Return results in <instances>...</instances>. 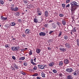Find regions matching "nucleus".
<instances>
[{"label":"nucleus","mask_w":79,"mask_h":79,"mask_svg":"<svg viewBox=\"0 0 79 79\" xmlns=\"http://www.w3.org/2000/svg\"><path fill=\"white\" fill-rule=\"evenodd\" d=\"M70 4L71 6H76L77 3L75 1H72L70 2Z\"/></svg>","instance_id":"f257e3e1"},{"label":"nucleus","mask_w":79,"mask_h":79,"mask_svg":"<svg viewBox=\"0 0 79 79\" xmlns=\"http://www.w3.org/2000/svg\"><path fill=\"white\" fill-rule=\"evenodd\" d=\"M66 71L68 73H72L73 71V69L72 68H69L66 69Z\"/></svg>","instance_id":"f03ea898"},{"label":"nucleus","mask_w":79,"mask_h":79,"mask_svg":"<svg viewBox=\"0 0 79 79\" xmlns=\"http://www.w3.org/2000/svg\"><path fill=\"white\" fill-rule=\"evenodd\" d=\"M69 63V60L68 59H65L64 60V63L65 64H68Z\"/></svg>","instance_id":"7ed1b4c3"},{"label":"nucleus","mask_w":79,"mask_h":79,"mask_svg":"<svg viewBox=\"0 0 79 79\" xmlns=\"http://www.w3.org/2000/svg\"><path fill=\"white\" fill-rule=\"evenodd\" d=\"M38 68L40 69H44V68H45V66L38 65Z\"/></svg>","instance_id":"20e7f679"},{"label":"nucleus","mask_w":79,"mask_h":79,"mask_svg":"<svg viewBox=\"0 0 79 79\" xmlns=\"http://www.w3.org/2000/svg\"><path fill=\"white\" fill-rule=\"evenodd\" d=\"M77 8V7L75 6H72L71 8V11L72 12H73V11H75V10H76Z\"/></svg>","instance_id":"39448f33"},{"label":"nucleus","mask_w":79,"mask_h":79,"mask_svg":"<svg viewBox=\"0 0 79 79\" xmlns=\"http://www.w3.org/2000/svg\"><path fill=\"white\" fill-rule=\"evenodd\" d=\"M79 70H76L73 73V75H74V76H77V75H79Z\"/></svg>","instance_id":"423d86ee"},{"label":"nucleus","mask_w":79,"mask_h":79,"mask_svg":"<svg viewBox=\"0 0 79 79\" xmlns=\"http://www.w3.org/2000/svg\"><path fill=\"white\" fill-rule=\"evenodd\" d=\"M40 36H45L46 35V33L44 32H41L39 33Z\"/></svg>","instance_id":"0eeeda50"},{"label":"nucleus","mask_w":79,"mask_h":79,"mask_svg":"<svg viewBox=\"0 0 79 79\" xmlns=\"http://www.w3.org/2000/svg\"><path fill=\"white\" fill-rule=\"evenodd\" d=\"M73 77L72 75H68L67 76V79H73Z\"/></svg>","instance_id":"6e6552de"},{"label":"nucleus","mask_w":79,"mask_h":79,"mask_svg":"<svg viewBox=\"0 0 79 79\" xmlns=\"http://www.w3.org/2000/svg\"><path fill=\"white\" fill-rule=\"evenodd\" d=\"M60 51H62V52H66V48H60Z\"/></svg>","instance_id":"1a4fd4ad"},{"label":"nucleus","mask_w":79,"mask_h":79,"mask_svg":"<svg viewBox=\"0 0 79 79\" xmlns=\"http://www.w3.org/2000/svg\"><path fill=\"white\" fill-rule=\"evenodd\" d=\"M25 33H26V34H30V30L28 29H26L25 31Z\"/></svg>","instance_id":"9d476101"},{"label":"nucleus","mask_w":79,"mask_h":79,"mask_svg":"<svg viewBox=\"0 0 79 79\" xmlns=\"http://www.w3.org/2000/svg\"><path fill=\"white\" fill-rule=\"evenodd\" d=\"M11 11H17L18 10V8L15 7V8H13L11 10Z\"/></svg>","instance_id":"9b49d317"},{"label":"nucleus","mask_w":79,"mask_h":79,"mask_svg":"<svg viewBox=\"0 0 79 79\" xmlns=\"http://www.w3.org/2000/svg\"><path fill=\"white\" fill-rule=\"evenodd\" d=\"M65 45L67 48H69L71 47V46H70V44H69V43H66L65 44Z\"/></svg>","instance_id":"f8f14e48"},{"label":"nucleus","mask_w":79,"mask_h":79,"mask_svg":"<svg viewBox=\"0 0 79 79\" xmlns=\"http://www.w3.org/2000/svg\"><path fill=\"white\" fill-rule=\"evenodd\" d=\"M13 66L16 69H19V68L18 66L16 65V64H13Z\"/></svg>","instance_id":"ddd939ff"},{"label":"nucleus","mask_w":79,"mask_h":79,"mask_svg":"<svg viewBox=\"0 0 79 79\" xmlns=\"http://www.w3.org/2000/svg\"><path fill=\"white\" fill-rule=\"evenodd\" d=\"M52 26L53 29H55V28L56 27V25L55 23H52Z\"/></svg>","instance_id":"4468645a"},{"label":"nucleus","mask_w":79,"mask_h":79,"mask_svg":"<svg viewBox=\"0 0 79 79\" xmlns=\"http://www.w3.org/2000/svg\"><path fill=\"white\" fill-rule=\"evenodd\" d=\"M34 23H38V19L37 18H35L33 20Z\"/></svg>","instance_id":"2eb2a0df"},{"label":"nucleus","mask_w":79,"mask_h":79,"mask_svg":"<svg viewBox=\"0 0 79 79\" xmlns=\"http://www.w3.org/2000/svg\"><path fill=\"white\" fill-rule=\"evenodd\" d=\"M5 2L4 0H0V3L1 5H3L4 2Z\"/></svg>","instance_id":"dca6fc26"},{"label":"nucleus","mask_w":79,"mask_h":79,"mask_svg":"<svg viewBox=\"0 0 79 79\" xmlns=\"http://www.w3.org/2000/svg\"><path fill=\"white\" fill-rule=\"evenodd\" d=\"M54 64V62H52L49 63L48 64V65L49 66L52 67V66H53Z\"/></svg>","instance_id":"f3484780"},{"label":"nucleus","mask_w":79,"mask_h":79,"mask_svg":"<svg viewBox=\"0 0 79 79\" xmlns=\"http://www.w3.org/2000/svg\"><path fill=\"white\" fill-rule=\"evenodd\" d=\"M45 16L46 17H47L48 16V11L47 10L44 13Z\"/></svg>","instance_id":"a211bd4d"},{"label":"nucleus","mask_w":79,"mask_h":79,"mask_svg":"<svg viewBox=\"0 0 79 79\" xmlns=\"http://www.w3.org/2000/svg\"><path fill=\"white\" fill-rule=\"evenodd\" d=\"M59 66H62L63 64V61H60L59 63Z\"/></svg>","instance_id":"6ab92c4d"},{"label":"nucleus","mask_w":79,"mask_h":79,"mask_svg":"<svg viewBox=\"0 0 79 79\" xmlns=\"http://www.w3.org/2000/svg\"><path fill=\"white\" fill-rule=\"evenodd\" d=\"M41 51V50H40V49H38L36 50V52L37 53L39 54L40 53Z\"/></svg>","instance_id":"aec40b11"},{"label":"nucleus","mask_w":79,"mask_h":79,"mask_svg":"<svg viewBox=\"0 0 79 79\" xmlns=\"http://www.w3.org/2000/svg\"><path fill=\"white\" fill-rule=\"evenodd\" d=\"M19 60H25V57H22L19 58Z\"/></svg>","instance_id":"412c9836"},{"label":"nucleus","mask_w":79,"mask_h":79,"mask_svg":"<svg viewBox=\"0 0 79 79\" xmlns=\"http://www.w3.org/2000/svg\"><path fill=\"white\" fill-rule=\"evenodd\" d=\"M11 49L12 51H16L15 49V46L12 47H11Z\"/></svg>","instance_id":"4be33fe9"},{"label":"nucleus","mask_w":79,"mask_h":79,"mask_svg":"<svg viewBox=\"0 0 79 79\" xmlns=\"http://www.w3.org/2000/svg\"><path fill=\"white\" fill-rule=\"evenodd\" d=\"M19 48L20 47L19 46H15V51H16V50H19Z\"/></svg>","instance_id":"5701e85b"},{"label":"nucleus","mask_w":79,"mask_h":79,"mask_svg":"<svg viewBox=\"0 0 79 79\" xmlns=\"http://www.w3.org/2000/svg\"><path fill=\"white\" fill-rule=\"evenodd\" d=\"M37 15H38V16H40V15H42V12L40 11V12H37Z\"/></svg>","instance_id":"b1692460"},{"label":"nucleus","mask_w":79,"mask_h":79,"mask_svg":"<svg viewBox=\"0 0 79 79\" xmlns=\"http://www.w3.org/2000/svg\"><path fill=\"white\" fill-rule=\"evenodd\" d=\"M41 74V76L43 77H45V73L44 72H42Z\"/></svg>","instance_id":"393cba45"},{"label":"nucleus","mask_w":79,"mask_h":79,"mask_svg":"<svg viewBox=\"0 0 79 79\" xmlns=\"http://www.w3.org/2000/svg\"><path fill=\"white\" fill-rule=\"evenodd\" d=\"M4 27H6V28H9V27H10V25L9 24L5 25L4 26Z\"/></svg>","instance_id":"a878e982"},{"label":"nucleus","mask_w":79,"mask_h":79,"mask_svg":"<svg viewBox=\"0 0 79 79\" xmlns=\"http://www.w3.org/2000/svg\"><path fill=\"white\" fill-rule=\"evenodd\" d=\"M62 24L64 26L65 25H66V22L64 20H62Z\"/></svg>","instance_id":"bb28decb"},{"label":"nucleus","mask_w":79,"mask_h":79,"mask_svg":"<svg viewBox=\"0 0 79 79\" xmlns=\"http://www.w3.org/2000/svg\"><path fill=\"white\" fill-rule=\"evenodd\" d=\"M77 30V29H76V27H74L73 28V29L72 30V31L73 32H76L77 31L76 30Z\"/></svg>","instance_id":"cd10ccee"},{"label":"nucleus","mask_w":79,"mask_h":79,"mask_svg":"<svg viewBox=\"0 0 79 79\" xmlns=\"http://www.w3.org/2000/svg\"><path fill=\"white\" fill-rule=\"evenodd\" d=\"M20 73H21L23 75H26V73H25L24 72H23V71H20Z\"/></svg>","instance_id":"c85d7f7f"},{"label":"nucleus","mask_w":79,"mask_h":79,"mask_svg":"<svg viewBox=\"0 0 79 79\" xmlns=\"http://www.w3.org/2000/svg\"><path fill=\"white\" fill-rule=\"evenodd\" d=\"M64 37L65 40H67V39H68V36L66 35H65V36H64Z\"/></svg>","instance_id":"c756f323"},{"label":"nucleus","mask_w":79,"mask_h":79,"mask_svg":"<svg viewBox=\"0 0 79 79\" xmlns=\"http://www.w3.org/2000/svg\"><path fill=\"white\" fill-rule=\"evenodd\" d=\"M11 7H10V10H11L13 8L14 6H15V5L14 4H12L11 5Z\"/></svg>","instance_id":"7c9ffc66"},{"label":"nucleus","mask_w":79,"mask_h":79,"mask_svg":"<svg viewBox=\"0 0 79 79\" xmlns=\"http://www.w3.org/2000/svg\"><path fill=\"white\" fill-rule=\"evenodd\" d=\"M56 24L57 25V26H61V23H60V22H57L56 23Z\"/></svg>","instance_id":"2f4dec72"},{"label":"nucleus","mask_w":79,"mask_h":79,"mask_svg":"<svg viewBox=\"0 0 79 79\" xmlns=\"http://www.w3.org/2000/svg\"><path fill=\"white\" fill-rule=\"evenodd\" d=\"M11 24H12L11 26H15L16 25V23L14 22H12L11 23Z\"/></svg>","instance_id":"473e14b6"},{"label":"nucleus","mask_w":79,"mask_h":79,"mask_svg":"<svg viewBox=\"0 0 79 79\" xmlns=\"http://www.w3.org/2000/svg\"><path fill=\"white\" fill-rule=\"evenodd\" d=\"M77 43V45L79 47V40L77 39L76 40Z\"/></svg>","instance_id":"72a5a7b5"},{"label":"nucleus","mask_w":79,"mask_h":79,"mask_svg":"<svg viewBox=\"0 0 79 79\" xmlns=\"http://www.w3.org/2000/svg\"><path fill=\"white\" fill-rule=\"evenodd\" d=\"M38 75V73H35L32 75V76H37Z\"/></svg>","instance_id":"f704fd0d"},{"label":"nucleus","mask_w":79,"mask_h":79,"mask_svg":"<svg viewBox=\"0 0 79 79\" xmlns=\"http://www.w3.org/2000/svg\"><path fill=\"white\" fill-rule=\"evenodd\" d=\"M62 7L63 8H65V7H66V6H65V4H62Z\"/></svg>","instance_id":"c9c22d12"},{"label":"nucleus","mask_w":79,"mask_h":79,"mask_svg":"<svg viewBox=\"0 0 79 79\" xmlns=\"http://www.w3.org/2000/svg\"><path fill=\"white\" fill-rule=\"evenodd\" d=\"M29 55H32V51L31 50V51L29 52Z\"/></svg>","instance_id":"e433bc0d"},{"label":"nucleus","mask_w":79,"mask_h":79,"mask_svg":"<svg viewBox=\"0 0 79 79\" xmlns=\"http://www.w3.org/2000/svg\"><path fill=\"white\" fill-rule=\"evenodd\" d=\"M37 69V67L36 66H35L33 68V69L34 70H36Z\"/></svg>","instance_id":"4c0bfd02"},{"label":"nucleus","mask_w":79,"mask_h":79,"mask_svg":"<svg viewBox=\"0 0 79 79\" xmlns=\"http://www.w3.org/2000/svg\"><path fill=\"white\" fill-rule=\"evenodd\" d=\"M23 2L25 4L27 3V0H23Z\"/></svg>","instance_id":"58836bf2"},{"label":"nucleus","mask_w":79,"mask_h":79,"mask_svg":"<svg viewBox=\"0 0 79 79\" xmlns=\"http://www.w3.org/2000/svg\"><path fill=\"white\" fill-rule=\"evenodd\" d=\"M52 72L54 73H57V71H56V70L55 69H53L52 70Z\"/></svg>","instance_id":"ea45409f"},{"label":"nucleus","mask_w":79,"mask_h":79,"mask_svg":"<svg viewBox=\"0 0 79 79\" xmlns=\"http://www.w3.org/2000/svg\"><path fill=\"white\" fill-rule=\"evenodd\" d=\"M23 65H24V66H27V63L25 62L23 63Z\"/></svg>","instance_id":"a19ab883"},{"label":"nucleus","mask_w":79,"mask_h":79,"mask_svg":"<svg viewBox=\"0 0 79 79\" xmlns=\"http://www.w3.org/2000/svg\"><path fill=\"white\" fill-rule=\"evenodd\" d=\"M59 16L60 17H63L64 16V15L61 14H59Z\"/></svg>","instance_id":"79ce46f5"},{"label":"nucleus","mask_w":79,"mask_h":79,"mask_svg":"<svg viewBox=\"0 0 79 79\" xmlns=\"http://www.w3.org/2000/svg\"><path fill=\"white\" fill-rule=\"evenodd\" d=\"M44 27H48V24H45L44 25Z\"/></svg>","instance_id":"37998d69"},{"label":"nucleus","mask_w":79,"mask_h":79,"mask_svg":"<svg viewBox=\"0 0 79 79\" xmlns=\"http://www.w3.org/2000/svg\"><path fill=\"white\" fill-rule=\"evenodd\" d=\"M37 79H42V77H40L38 76L36 77Z\"/></svg>","instance_id":"c03bdc74"},{"label":"nucleus","mask_w":79,"mask_h":79,"mask_svg":"<svg viewBox=\"0 0 79 79\" xmlns=\"http://www.w3.org/2000/svg\"><path fill=\"white\" fill-rule=\"evenodd\" d=\"M61 34H62V32H61L59 34L58 37H60V36H61Z\"/></svg>","instance_id":"a18cd8bd"},{"label":"nucleus","mask_w":79,"mask_h":79,"mask_svg":"<svg viewBox=\"0 0 79 79\" xmlns=\"http://www.w3.org/2000/svg\"><path fill=\"white\" fill-rule=\"evenodd\" d=\"M18 22L19 23H21L22 22V20L21 19H19L18 20Z\"/></svg>","instance_id":"49530a36"},{"label":"nucleus","mask_w":79,"mask_h":79,"mask_svg":"<svg viewBox=\"0 0 79 79\" xmlns=\"http://www.w3.org/2000/svg\"><path fill=\"white\" fill-rule=\"evenodd\" d=\"M4 17L3 16H1V20H2V21H3Z\"/></svg>","instance_id":"de8ad7c7"},{"label":"nucleus","mask_w":79,"mask_h":79,"mask_svg":"<svg viewBox=\"0 0 79 79\" xmlns=\"http://www.w3.org/2000/svg\"><path fill=\"white\" fill-rule=\"evenodd\" d=\"M70 1L71 0H66V3H69V2H70Z\"/></svg>","instance_id":"09e8293b"},{"label":"nucleus","mask_w":79,"mask_h":79,"mask_svg":"<svg viewBox=\"0 0 79 79\" xmlns=\"http://www.w3.org/2000/svg\"><path fill=\"white\" fill-rule=\"evenodd\" d=\"M70 6V4H68V5H67L66 6V8H69V6Z\"/></svg>","instance_id":"8fccbe9b"},{"label":"nucleus","mask_w":79,"mask_h":79,"mask_svg":"<svg viewBox=\"0 0 79 79\" xmlns=\"http://www.w3.org/2000/svg\"><path fill=\"white\" fill-rule=\"evenodd\" d=\"M52 42V40L50 39L48 40V42L49 43H51Z\"/></svg>","instance_id":"3c124183"},{"label":"nucleus","mask_w":79,"mask_h":79,"mask_svg":"<svg viewBox=\"0 0 79 79\" xmlns=\"http://www.w3.org/2000/svg\"><path fill=\"white\" fill-rule=\"evenodd\" d=\"M12 59H13V60H16V57H15V56H12Z\"/></svg>","instance_id":"603ef678"},{"label":"nucleus","mask_w":79,"mask_h":79,"mask_svg":"<svg viewBox=\"0 0 79 79\" xmlns=\"http://www.w3.org/2000/svg\"><path fill=\"white\" fill-rule=\"evenodd\" d=\"M5 47H6V48H8V47H9V46H8V45L7 44H6L5 45Z\"/></svg>","instance_id":"864d4df0"},{"label":"nucleus","mask_w":79,"mask_h":79,"mask_svg":"<svg viewBox=\"0 0 79 79\" xmlns=\"http://www.w3.org/2000/svg\"><path fill=\"white\" fill-rule=\"evenodd\" d=\"M40 11V9L39 8L37 9V10H36L37 13H38V12H39Z\"/></svg>","instance_id":"5fc2aeb1"},{"label":"nucleus","mask_w":79,"mask_h":79,"mask_svg":"<svg viewBox=\"0 0 79 79\" xmlns=\"http://www.w3.org/2000/svg\"><path fill=\"white\" fill-rule=\"evenodd\" d=\"M6 19H7V17H4V19L3 20V21H5V20H6Z\"/></svg>","instance_id":"6e6d98bb"},{"label":"nucleus","mask_w":79,"mask_h":79,"mask_svg":"<svg viewBox=\"0 0 79 79\" xmlns=\"http://www.w3.org/2000/svg\"><path fill=\"white\" fill-rule=\"evenodd\" d=\"M48 49L49 50H51L52 49V48L50 47H49L48 48Z\"/></svg>","instance_id":"4d7b16f0"},{"label":"nucleus","mask_w":79,"mask_h":79,"mask_svg":"<svg viewBox=\"0 0 79 79\" xmlns=\"http://www.w3.org/2000/svg\"><path fill=\"white\" fill-rule=\"evenodd\" d=\"M30 61L31 62V64L34 62L33 59H31V60H30Z\"/></svg>","instance_id":"13d9d810"},{"label":"nucleus","mask_w":79,"mask_h":79,"mask_svg":"<svg viewBox=\"0 0 79 79\" xmlns=\"http://www.w3.org/2000/svg\"><path fill=\"white\" fill-rule=\"evenodd\" d=\"M11 69L12 70H14L15 69L13 67H11Z\"/></svg>","instance_id":"bf43d9fd"},{"label":"nucleus","mask_w":79,"mask_h":79,"mask_svg":"<svg viewBox=\"0 0 79 79\" xmlns=\"http://www.w3.org/2000/svg\"><path fill=\"white\" fill-rule=\"evenodd\" d=\"M33 60L35 61V62H36V58H35H35Z\"/></svg>","instance_id":"052dcab7"},{"label":"nucleus","mask_w":79,"mask_h":79,"mask_svg":"<svg viewBox=\"0 0 79 79\" xmlns=\"http://www.w3.org/2000/svg\"><path fill=\"white\" fill-rule=\"evenodd\" d=\"M21 50V52H24V51H25V49H22Z\"/></svg>","instance_id":"680f3d73"},{"label":"nucleus","mask_w":79,"mask_h":79,"mask_svg":"<svg viewBox=\"0 0 79 79\" xmlns=\"http://www.w3.org/2000/svg\"><path fill=\"white\" fill-rule=\"evenodd\" d=\"M23 37H26V35L24 34H23V35H22Z\"/></svg>","instance_id":"e2e57ef3"},{"label":"nucleus","mask_w":79,"mask_h":79,"mask_svg":"<svg viewBox=\"0 0 79 79\" xmlns=\"http://www.w3.org/2000/svg\"><path fill=\"white\" fill-rule=\"evenodd\" d=\"M52 32H53V31H51L49 32V34H52Z\"/></svg>","instance_id":"0e129e2a"},{"label":"nucleus","mask_w":79,"mask_h":79,"mask_svg":"<svg viewBox=\"0 0 79 79\" xmlns=\"http://www.w3.org/2000/svg\"><path fill=\"white\" fill-rule=\"evenodd\" d=\"M31 64H32L33 65H35V63H34V62H33Z\"/></svg>","instance_id":"69168bd1"},{"label":"nucleus","mask_w":79,"mask_h":79,"mask_svg":"<svg viewBox=\"0 0 79 79\" xmlns=\"http://www.w3.org/2000/svg\"><path fill=\"white\" fill-rule=\"evenodd\" d=\"M73 32V30H71V33H70V34H73V32Z\"/></svg>","instance_id":"338daca9"},{"label":"nucleus","mask_w":79,"mask_h":79,"mask_svg":"<svg viewBox=\"0 0 79 79\" xmlns=\"http://www.w3.org/2000/svg\"><path fill=\"white\" fill-rule=\"evenodd\" d=\"M17 15H19V12H17L16 13Z\"/></svg>","instance_id":"774afa93"}]
</instances>
